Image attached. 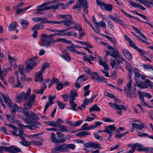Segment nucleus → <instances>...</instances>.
Wrapping results in <instances>:
<instances>
[{
  "label": "nucleus",
  "mask_w": 153,
  "mask_h": 153,
  "mask_svg": "<svg viewBox=\"0 0 153 153\" xmlns=\"http://www.w3.org/2000/svg\"><path fill=\"white\" fill-rule=\"evenodd\" d=\"M31 143L37 146H41L42 145V143L39 141L32 140L31 141Z\"/></svg>",
  "instance_id": "69168bd1"
},
{
  "label": "nucleus",
  "mask_w": 153,
  "mask_h": 153,
  "mask_svg": "<svg viewBox=\"0 0 153 153\" xmlns=\"http://www.w3.org/2000/svg\"><path fill=\"white\" fill-rule=\"evenodd\" d=\"M83 69L89 76H90L92 75V73L91 70L88 68L84 67L83 68Z\"/></svg>",
  "instance_id": "338daca9"
},
{
  "label": "nucleus",
  "mask_w": 153,
  "mask_h": 153,
  "mask_svg": "<svg viewBox=\"0 0 153 153\" xmlns=\"http://www.w3.org/2000/svg\"><path fill=\"white\" fill-rule=\"evenodd\" d=\"M90 134V133L87 131H81L77 133L76 136L77 137L79 136H85L86 135H89Z\"/></svg>",
  "instance_id": "a19ab883"
},
{
  "label": "nucleus",
  "mask_w": 153,
  "mask_h": 153,
  "mask_svg": "<svg viewBox=\"0 0 153 153\" xmlns=\"http://www.w3.org/2000/svg\"><path fill=\"white\" fill-rule=\"evenodd\" d=\"M27 110V109H23L22 110V112L24 115L26 117H29L30 114V112Z\"/></svg>",
  "instance_id": "680f3d73"
},
{
  "label": "nucleus",
  "mask_w": 153,
  "mask_h": 153,
  "mask_svg": "<svg viewBox=\"0 0 153 153\" xmlns=\"http://www.w3.org/2000/svg\"><path fill=\"white\" fill-rule=\"evenodd\" d=\"M132 84V81L131 80H130L128 82L127 85L128 89H127L126 88L124 89V91L125 94H126V96L127 97H129L130 93V91L132 89V87L131 86Z\"/></svg>",
  "instance_id": "2eb2a0df"
},
{
  "label": "nucleus",
  "mask_w": 153,
  "mask_h": 153,
  "mask_svg": "<svg viewBox=\"0 0 153 153\" xmlns=\"http://www.w3.org/2000/svg\"><path fill=\"white\" fill-rule=\"evenodd\" d=\"M46 123L47 125L54 127H58L59 125L56 124V121H46Z\"/></svg>",
  "instance_id": "c03bdc74"
},
{
  "label": "nucleus",
  "mask_w": 153,
  "mask_h": 153,
  "mask_svg": "<svg viewBox=\"0 0 153 153\" xmlns=\"http://www.w3.org/2000/svg\"><path fill=\"white\" fill-rule=\"evenodd\" d=\"M51 9V6H46L44 7L42 6V5L39 6H38L37 7V10L36 13L39 14H43V13L41 12L45 10H49Z\"/></svg>",
  "instance_id": "ddd939ff"
},
{
  "label": "nucleus",
  "mask_w": 153,
  "mask_h": 153,
  "mask_svg": "<svg viewBox=\"0 0 153 153\" xmlns=\"http://www.w3.org/2000/svg\"><path fill=\"white\" fill-rule=\"evenodd\" d=\"M60 129V131L62 132H67L69 131L68 130L67 127L63 125H59L58 127Z\"/></svg>",
  "instance_id": "7c9ffc66"
},
{
  "label": "nucleus",
  "mask_w": 153,
  "mask_h": 153,
  "mask_svg": "<svg viewBox=\"0 0 153 153\" xmlns=\"http://www.w3.org/2000/svg\"><path fill=\"white\" fill-rule=\"evenodd\" d=\"M36 95L35 94H32L29 97V101L28 102L33 104V102L35 100Z\"/></svg>",
  "instance_id": "09e8293b"
},
{
  "label": "nucleus",
  "mask_w": 153,
  "mask_h": 153,
  "mask_svg": "<svg viewBox=\"0 0 153 153\" xmlns=\"http://www.w3.org/2000/svg\"><path fill=\"white\" fill-rule=\"evenodd\" d=\"M56 149L58 151L61 152H67L65 143H63L57 146L56 147Z\"/></svg>",
  "instance_id": "5701e85b"
},
{
  "label": "nucleus",
  "mask_w": 153,
  "mask_h": 153,
  "mask_svg": "<svg viewBox=\"0 0 153 153\" xmlns=\"http://www.w3.org/2000/svg\"><path fill=\"white\" fill-rule=\"evenodd\" d=\"M134 72L135 74L134 79L135 80L136 83H137L138 82L137 81L139 80V78H140L142 74L139 72H137L136 71H134Z\"/></svg>",
  "instance_id": "37998d69"
},
{
  "label": "nucleus",
  "mask_w": 153,
  "mask_h": 153,
  "mask_svg": "<svg viewBox=\"0 0 153 153\" xmlns=\"http://www.w3.org/2000/svg\"><path fill=\"white\" fill-rule=\"evenodd\" d=\"M20 143L26 146H29L31 145V141L29 142L27 141L22 140L19 142Z\"/></svg>",
  "instance_id": "a18cd8bd"
},
{
  "label": "nucleus",
  "mask_w": 153,
  "mask_h": 153,
  "mask_svg": "<svg viewBox=\"0 0 153 153\" xmlns=\"http://www.w3.org/2000/svg\"><path fill=\"white\" fill-rule=\"evenodd\" d=\"M60 56L62 58L68 62L70 61L71 60V58L69 56V53L68 52H66L65 55H60Z\"/></svg>",
  "instance_id": "58836bf2"
},
{
  "label": "nucleus",
  "mask_w": 153,
  "mask_h": 153,
  "mask_svg": "<svg viewBox=\"0 0 153 153\" xmlns=\"http://www.w3.org/2000/svg\"><path fill=\"white\" fill-rule=\"evenodd\" d=\"M41 71L38 73H36L35 77V81L36 82L39 81L41 82L42 81V73Z\"/></svg>",
  "instance_id": "4be33fe9"
},
{
  "label": "nucleus",
  "mask_w": 153,
  "mask_h": 153,
  "mask_svg": "<svg viewBox=\"0 0 153 153\" xmlns=\"http://www.w3.org/2000/svg\"><path fill=\"white\" fill-rule=\"evenodd\" d=\"M27 117V118H25L23 120L26 124H29L33 122V123L34 124H40V123L39 122L33 120H39V117L34 112L30 111L29 117Z\"/></svg>",
  "instance_id": "7ed1b4c3"
},
{
  "label": "nucleus",
  "mask_w": 153,
  "mask_h": 153,
  "mask_svg": "<svg viewBox=\"0 0 153 153\" xmlns=\"http://www.w3.org/2000/svg\"><path fill=\"white\" fill-rule=\"evenodd\" d=\"M61 97L64 102L68 101L69 97V95L68 94H62L61 95Z\"/></svg>",
  "instance_id": "774afa93"
},
{
  "label": "nucleus",
  "mask_w": 153,
  "mask_h": 153,
  "mask_svg": "<svg viewBox=\"0 0 153 153\" xmlns=\"http://www.w3.org/2000/svg\"><path fill=\"white\" fill-rule=\"evenodd\" d=\"M56 36H64V33L62 30L56 29L55 33L51 34L49 35H47L45 33L42 34L40 36L41 44L42 46L46 47H50L51 43L55 42V41L51 37Z\"/></svg>",
  "instance_id": "f257e3e1"
},
{
  "label": "nucleus",
  "mask_w": 153,
  "mask_h": 153,
  "mask_svg": "<svg viewBox=\"0 0 153 153\" xmlns=\"http://www.w3.org/2000/svg\"><path fill=\"white\" fill-rule=\"evenodd\" d=\"M8 59L10 65L12 67L13 65H15L16 64V59L13 58L11 56L8 55Z\"/></svg>",
  "instance_id": "2f4dec72"
},
{
  "label": "nucleus",
  "mask_w": 153,
  "mask_h": 153,
  "mask_svg": "<svg viewBox=\"0 0 153 153\" xmlns=\"http://www.w3.org/2000/svg\"><path fill=\"white\" fill-rule=\"evenodd\" d=\"M104 95L107 97L112 98L113 99H116V97L114 96L113 94L106 91L104 92Z\"/></svg>",
  "instance_id": "603ef678"
},
{
  "label": "nucleus",
  "mask_w": 153,
  "mask_h": 153,
  "mask_svg": "<svg viewBox=\"0 0 153 153\" xmlns=\"http://www.w3.org/2000/svg\"><path fill=\"white\" fill-rule=\"evenodd\" d=\"M56 134L59 138L58 139L59 143H63L66 141V138L64 134L60 132H57Z\"/></svg>",
  "instance_id": "dca6fc26"
},
{
  "label": "nucleus",
  "mask_w": 153,
  "mask_h": 153,
  "mask_svg": "<svg viewBox=\"0 0 153 153\" xmlns=\"http://www.w3.org/2000/svg\"><path fill=\"white\" fill-rule=\"evenodd\" d=\"M99 64L101 65L104 68V69L107 70L108 69V66L107 64L105 62H103L102 60V58H101L99 59L98 61Z\"/></svg>",
  "instance_id": "e433bc0d"
},
{
  "label": "nucleus",
  "mask_w": 153,
  "mask_h": 153,
  "mask_svg": "<svg viewBox=\"0 0 153 153\" xmlns=\"http://www.w3.org/2000/svg\"><path fill=\"white\" fill-rule=\"evenodd\" d=\"M132 12L134 13L141 17L145 20H148L147 17L145 16L138 13L136 11H132Z\"/></svg>",
  "instance_id": "bf43d9fd"
},
{
  "label": "nucleus",
  "mask_w": 153,
  "mask_h": 153,
  "mask_svg": "<svg viewBox=\"0 0 153 153\" xmlns=\"http://www.w3.org/2000/svg\"><path fill=\"white\" fill-rule=\"evenodd\" d=\"M121 11L126 16L128 17L129 18H132L137 21H139V19L137 17L133 16L128 14L126 11H124L123 9H121Z\"/></svg>",
  "instance_id": "4c0bfd02"
},
{
  "label": "nucleus",
  "mask_w": 153,
  "mask_h": 153,
  "mask_svg": "<svg viewBox=\"0 0 153 153\" xmlns=\"http://www.w3.org/2000/svg\"><path fill=\"white\" fill-rule=\"evenodd\" d=\"M143 67L145 69L152 70V72H151L153 74V66L149 65L144 64L143 65Z\"/></svg>",
  "instance_id": "e2e57ef3"
},
{
  "label": "nucleus",
  "mask_w": 153,
  "mask_h": 153,
  "mask_svg": "<svg viewBox=\"0 0 153 153\" xmlns=\"http://www.w3.org/2000/svg\"><path fill=\"white\" fill-rule=\"evenodd\" d=\"M17 25L16 22L10 23L8 27V30L10 31L14 30L17 27Z\"/></svg>",
  "instance_id": "c85d7f7f"
},
{
  "label": "nucleus",
  "mask_w": 153,
  "mask_h": 153,
  "mask_svg": "<svg viewBox=\"0 0 153 153\" xmlns=\"http://www.w3.org/2000/svg\"><path fill=\"white\" fill-rule=\"evenodd\" d=\"M37 59L36 56H33L30 58L28 60L25 62L26 65V68L25 69L26 71H28L29 69L30 70L33 69L37 65L36 62L33 63Z\"/></svg>",
  "instance_id": "39448f33"
},
{
  "label": "nucleus",
  "mask_w": 153,
  "mask_h": 153,
  "mask_svg": "<svg viewBox=\"0 0 153 153\" xmlns=\"http://www.w3.org/2000/svg\"><path fill=\"white\" fill-rule=\"evenodd\" d=\"M82 5L84 11L86 14H87L88 11L87 10L88 5L87 0H81L80 1H78L76 4L73 6V9L74 10L77 9L78 10H79L81 8Z\"/></svg>",
  "instance_id": "f03ea898"
},
{
  "label": "nucleus",
  "mask_w": 153,
  "mask_h": 153,
  "mask_svg": "<svg viewBox=\"0 0 153 153\" xmlns=\"http://www.w3.org/2000/svg\"><path fill=\"white\" fill-rule=\"evenodd\" d=\"M32 105L33 104L28 102L24 104V106L25 109L29 110L30 109Z\"/></svg>",
  "instance_id": "864d4df0"
},
{
  "label": "nucleus",
  "mask_w": 153,
  "mask_h": 153,
  "mask_svg": "<svg viewBox=\"0 0 153 153\" xmlns=\"http://www.w3.org/2000/svg\"><path fill=\"white\" fill-rule=\"evenodd\" d=\"M51 9L55 10L58 8H60L62 10L66 8L65 5L63 3H58L56 4L51 5Z\"/></svg>",
  "instance_id": "a211bd4d"
},
{
  "label": "nucleus",
  "mask_w": 153,
  "mask_h": 153,
  "mask_svg": "<svg viewBox=\"0 0 153 153\" xmlns=\"http://www.w3.org/2000/svg\"><path fill=\"white\" fill-rule=\"evenodd\" d=\"M32 6L31 5L27 7H26L25 8L23 9H18L17 10L16 14H18L19 13H22L23 12H25L27 10H28V9H29Z\"/></svg>",
  "instance_id": "de8ad7c7"
},
{
  "label": "nucleus",
  "mask_w": 153,
  "mask_h": 153,
  "mask_svg": "<svg viewBox=\"0 0 153 153\" xmlns=\"http://www.w3.org/2000/svg\"><path fill=\"white\" fill-rule=\"evenodd\" d=\"M33 125L31 124L29 125H25L21 124V123H19V127L21 128H23L24 127L27 128L31 130H33L35 129L36 128H38L39 126H37L38 124H34L33 123V122L32 123ZM40 125V124H39Z\"/></svg>",
  "instance_id": "f8f14e48"
},
{
  "label": "nucleus",
  "mask_w": 153,
  "mask_h": 153,
  "mask_svg": "<svg viewBox=\"0 0 153 153\" xmlns=\"http://www.w3.org/2000/svg\"><path fill=\"white\" fill-rule=\"evenodd\" d=\"M32 21H33L34 22H39L40 21H42L41 22V23L45 24V23H50L51 24V22H52V21H49L47 20L45 18H43L42 17H35L31 19Z\"/></svg>",
  "instance_id": "9d476101"
},
{
  "label": "nucleus",
  "mask_w": 153,
  "mask_h": 153,
  "mask_svg": "<svg viewBox=\"0 0 153 153\" xmlns=\"http://www.w3.org/2000/svg\"><path fill=\"white\" fill-rule=\"evenodd\" d=\"M129 42L130 44V46L135 49L138 52L140 53L141 55H143L145 54V51L143 50H142L140 48L136 46L135 45L134 43L131 40L129 41Z\"/></svg>",
  "instance_id": "f3484780"
},
{
  "label": "nucleus",
  "mask_w": 153,
  "mask_h": 153,
  "mask_svg": "<svg viewBox=\"0 0 153 153\" xmlns=\"http://www.w3.org/2000/svg\"><path fill=\"white\" fill-rule=\"evenodd\" d=\"M29 96L24 92H22L20 95L19 99L23 100H26L28 98Z\"/></svg>",
  "instance_id": "f704fd0d"
},
{
  "label": "nucleus",
  "mask_w": 153,
  "mask_h": 153,
  "mask_svg": "<svg viewBox=\"0 0 153 153\" xmlns=\"http://www.w3.org/2000/svg\"><path fill=\"white\" fill-rule=\"evenodd\" d=\"M1 95L7 105L9 107H11L12 105V102L11 100L9 98L8 95H5L4 93H1Z\"/></svg>",
  "instance_id": "4468645a"
},
{
  "label": "nucleus",
  "mask_w": 153,
  "mask_h": 153,
  "mask_svg": "<svg viewBox=\"0 0 153 153\" xmlns=\"http://www.w3.org/2000/svg\"><path fill=\"white\" fill-rule=\"evenodd\" d=\"M96 25L97 27H102L103 28H105L106 26L105 22L103 21L97 22Z\"/></svg>",
  "instance_id": "ea45409f"
},
{
  "label": "nucleus",
  "mask_w": 153,
  "mask_h": 153,
  "mask_svg": "<svg viewBox=\"0 0 153 153\" xmlns=\"http://www.w3.org/2000/svg\"><path fill=\"white\" fill-rule=\"evenodd\" d=\"M88 125L87 123H85L83 124L80 130H89L91 129V125L87 127Z\"/></svg>",
  "instance_id": "79ce46f5"
},
{
  "label": "nucleus",
  "mask_w": 153,
  "mask_h": 153,
  "mask_svg": "<svg viewBox=\"0 0 153 153\" xmlns=\"http://www.w3.org/2000/svg\"><path fill=\"white\" fill-rule=\"evenodd\" d=\"M122 51L125 57L128 60L131 61L132 59V56L130 53L126 49H123Z\"/></svg>",
  "instance_id": "412c9836"
},
{
  "label": "nucleus",
  "mask_w": 153,
  "mask_h": 153,
  "mask_svg": "<svg viewBox=\"0 0 153 153\" xmlns=\"http://www.w3.org/2000/svg\"><path fill=\"white\" fill-rule=\"evenodd\" d=\"M109 49L112 51V53H111L110 51H105L106 53L105 56H107L110 55L114 58H116V59H117V58H120L122 61H125V59L120 54L118 51L117 49L113 47H112L111 49Z\"/></svg>",
  "instance_id": "20e7f679"
},
{
  "label": "nucleus",
  "mask_w": 153,
  "mask_h": 153,
  "mask_svg": "<svg viewBox=\"0 0 153 153\" xmlns=\"http://www.w3.org/2000/svg\"><path fill=\"white\" fill-rule=\"evenodd\" d=\"M131 125L134 128L138 130H141L145 126V123H144L142 124H137L133 122Z\"/></svg>",
  "instance_id": "aec40b11"
},
{
  "label": "nucleus",
  "mask_w": 153,
  "mask_h": 153,
  "mask_svg": "<svg viewBox=\"0 0 153 153\" xmlns=\"http://www.w3.org/2000/svg\"><path fill=\"white\" fill-rule=\"evenodd\" d=\"M136 91V88H134V91L133 92L131 93V91H130V93L129 95V97H130V99H131L132 98H136L137 95V94L135 93Z\"/></svg>",
  "instance_id": "5fc2aeb1"
},
{
  "label": "nucleus",
  "mask_w": 153,
  "mask_h": 153,
  "mask_svg": "<svg viewBox=\"0 0 153 153\" xmlns=\"http://www.w3.org/2000/svg\"><path fill=\"white\" fill-rule=\"evenodd\" d=\"M88 78V77L84 75H82L79 76L76 81H78L79 83H82L85 81Z\"/></svg>",
  "instance_id": "72a5a7b5"
},
{
  "label": "nucleus",
  "mask_w": 153,
  "mask_h": 153,
  "mask_svg": "<svg viewBox=\"0 0 153 153\" xmlns=\"http://www.w3.org/2000/svg\"><path fill=\"white\" fill-rule=\"evenodd\" d=\"M56 42H60L62 43H65L67 44H71L72 43L71 41H68L67 40L66 38H58L56 40H54Z\"/></svg>",
  "instance_id": "c756f323"
},
{
  "label": "nucleus",
  "mask_w": 153,
  "mask_h": 153,
  "mask_svg": "<svg viewBox=\"0 0 153 153\" xmlns=\"http://www.w3.org/2000/svg\"><path fill=\"white\" fill-rule=\"evenodd\" d=\"M137 83H136L137 84L135 85V86L137 85L142 89L147 88V87L146 85V82H145L142 80H140L137 81Z\"/></svg>",
  "instance_id": "b1692460"
},
{
  "label": "nucleus",
  "mask_w": 153,
  "mask_h": 153,
  "mask_svg": "<svg viewBox=\"0 0 153 153\" xmlns=\"http://www.w3.org/2000/svg\"><path fill=\"white\" fill-rule=\"evenodd\" d=\"M84 147L88 148L93 147L95 149L100 148V145L97 143H94L93 142L86 143L83 145Z\"/></svg>",
  "instance_id": "9b49d317"
},
{
  "label": "nucleus",
  "mask_w": 153,
  "mask_h": 153,
  "mask_svg": "<svg viewBox=\"0 0 153 153\" xmlns=\"http://www.w3.org/2000/svg\"><path fill=\"white\" fill-rule=\"evenodd\" d=\"M17 84L15 85V84L13 85V87L15 88H22L23 87V86L21 85V83L20 82L19 80L18 79V77L17 78Z\"/></svg>",
  "instance_id": "6e6d98bb"
},
{
  "label": "nucleus",
  "mask_w": 153,
  "mask_h": 153,
  "mask_svg": "<svg viewBox=\"0 0 153 153\" xmlns=\"http://www.w3.org/2000/svg\"><path fill=\"white\" fill-rule=\"evenodd\" d=\"M100 35L101 36H104L105 38L107 39L110 42L113 44L115 46H117V44L115 40L113 39L112 37L102 34H101Z\"/></svg>",
  "instance_id": "393cba45"
},
{
  "label": "nucleus",
  "mask_w": 153,
  "mask_h": 153,
  "mask_svg": "<svg viewBox=\"0 0 153 153\" xmlns=\"http://www.w3.org/2000/svg\"><path fill=\"white\" fill-rule=\"evenodd\" d=\"M115 125H110L105 127V128L106 130V133L108 134L109 135L111 136V131H114L116 129V127L114 126Z\"/></svg>",
  "instance_id": "6ab92c4d"
},
{
  "label": "nucleus",
  "mask_w": 153,
  "mask_h": 153,
  "mask_svg": "<svg viewBox=\"0 0 153 153\" xmlns=\"http://www.w3.org/2000/svg\"><path fill=\"white\" fill-rule=\"evenodd\" d=\"M102 124V122L100 121H97L95 122V125H91V129L97 128V126H100Z\"/></svg>",
  "instance_id": "3c124183"
},
{
  "label": "nucleus",
  "mask_w": 153,
  "mask_h": 153,
  "mask_svg": "<svg viewBox=\"0 0 153 153\" xmlns=\"http://www.w3.org/2000/svg\"><path fill=\"white\" fill-rule=\"evenodd\" d=\"M19 22L22 27V28L23 29H27L29 25V23L27 21L23 19H21L19 20Z\"/></svg>",
  "instance_id": "a878e982"
},
{
  "label": "nucleus",
  "mask_w": 153,
  "mask_h": 153,
  "mask_svg": "<svg viewBox=\"0 0 153 153\" xmlns=\"http://www.w3.org/2000/svg\"><path fill=\"white\" fill-rule=\"evenodd\" d=\"M4 148L5 151H7L11 153H17L22 152L20 148L15 146H12L8 147H4Z\"/></svg>",
  "instance_id": "6e6552de"
},
{
  "label": "nucleus",
  "mask_w": 153,
  "mask_h": 153,
  "mask_svg": "<svg viewBox=\"0 0 153 153\" xmlns=\"http://www.w3.org/2000/svg\"><path fill=\"white\" fill-rule=\"evenodd\" d=\"M50 139L52 142L53 143H59L58 139L56 138L55 134L53 132L51 133Z\"/></svg>",
  "instance_id": "473e14b6"
},
{
  "label": "nucleus",
  "mask_w": 153,
  "mask_h": 153,
  "mask_svg": "<svg viewBox=\"0 0 153 153\" xmlns=\"http://www.w3.org/2000/svg\"><path fill=\"white\" fill-rule=\"evenodd\" d=\"M128 1L132 7H138L139 6V5L136 4L135 2H133L131 0H128Z\"/></svg>",
  "instance_id": "0e129e2a"
},
{
  "label": "nucleus",
  "mask_w": 153,
  "mask_h": 153,
  "mask_svg": "<svg viewBox=\"0 0 153 153\" xmlns=\"http://www.w3.org/2000/svg\"><path fill=\"white\" fill-rule=\"evenodd\" d=\"M96 2L97 5L99 6L102 10L110 12L112 11L113 6L110 4H106L100 0H96Z\"/></svg>",
  "instance_id": "423d86ee"
},
{
  "label": "nucleus",
  "mask_w": 153,
  "mask_h": 153,
  "mask_svg": "<svg viewBox=\"0 0 153 153\" xmlns=\"http://www.w3.org/2000/svg\"><path fill=\"white\" fill-rule=\"evenodd\" d=\"M49 66V64L48 63H44L42 67L41 70L40 71L42 73H43L45 70L46 68Z\"/></svg>",
  "instance_id": "13d9d810"
},
{
  "label": "nucleus",
  "mask_w": 153,
  "mask_h": 153,
  "mask_svg": "<svg viewBox=\"0 0 153 153\" xmlns=\"http://www.w3.org/2000/svg\"><path fill=\"white\" fill-rule=\"evenodd\" d=\"M51 24H58L60 25L62 23H63V25L66 26L68 27L70 26L71 25H73L75 23L74 21L71 20H63L61 21H53L52 22H51Z\"/></svg>",
  "instance_id": "0eeeda50"
},
{
  "label": "nucleus",
  "mask_w": 153,
  "mask_h": 153,
  "mask_svg": "<svg viewBox=\"0 0 153 153\" xmlns=\"http://www.w3.org/2000/svg\"><path fill=\"white\" fill-rule=\"evenodd\" d=\"M115 58V60L117 62V63L116 61L114 60H111L110 61V65L112 66V68H114V66L115 65L116 67L117 68L122 69L123 70L122 68L120 65L119 64L122 62L120 60V59H121L120 58Z\"/></svg>",
  "instance_id": "1a4fd4ad"
},
{
  "label": "nucleus",
  "mask_w": 153,
  "mask_h": 153,
  "mask_svg": "<svg viewBox=\"0 0 153 153\" xmlns=\"http://www.w3.org/2000/svg\"><path fill=\"white\" fill-rule=\"evenodd\" d=\"M44 27V25H43L41 24L40 23L34 25V26L31 29V30H40L43 29Z\"/></svg>",
  "instance_id": "bb28decb"
},
{
  "label": "nucleus",
  "mask_w": 153,
  "mask_h": 153,
  "mask_svg": "<svg viewBox=\"0 0 153 153\" xmlns=\"http://www.w3.org/2000/svg\"><path fill=\"white\" fill-rule=\"evenodd\" d=\"M10 108H11L10 111L12 114L13 115H15L16 111L19 108V107L16 104H15L13 106L11 105Z\"/></svg>",
  "instance_id": "c9c22d12"
},
{
  "label": "nucleus",
  "mask_w": 153,
  "mask_h": 153,
  "mask_svg": "<svg viewBox=\"0 0 153 153\" xmlns=\"http://www.w3.org/2000/svg\"><path fill=\"white\" fill-rule=\"evenodd\" d=\"M67 152L68 151L67 149L68 148L70 149H75V146L74 144H66Z\"/></svg>",
  "instance_id": "4d7b16f0"
},
{
  "label": "nucleus",
  "mask_w": 153,
  "mask_h": 153,
  "mask_svg": "<svg viewBox=\"0 0 153 153\" xmlns=\"http://www.w3.org/2000/svg\"><path fill=\"white\" fill-rule=\"evenodd\" d=\"M100 108L99 107L97 104H94L92 105L89 110V112L90 113L93 111H100Z\"/></svg>",
  "instance_id": "cd10ccee"
},
{
  "label": "nucleus",
  "mask_w": 153,
  "mask_h": 153,
  "mask_svg": "<svg viewBox=\"0 0 153 153\" xmlns=\"http://www.w3.org/2000/svg\"><path fill=\"white\" fill-rule=\"evenodd\" d=\"M57 103L59 108L61 109H63L65 107V104L62 102L58 100L57 101Z\"/></svg>",
  "instance_id": "052dcab7"
},
{
  "label": "nucleus",
  "mask_w": 153,
  "mask_h": 153,
  "mask_svg": "<svg viewBox=\"0 0 153 153\" xmlns=\"http://www.w3.org/2000/svg\"><path fill=\"white\" fill-rule=\"evenodd\" d=\"M75 45L72 44L71 46L67 47L66 48L68 49V50L75 53L76 51V46H75Z\"/></svg>",
  "instance_id": "8fccbe9b"
},
{
  "label": "nucleus",
  "mask_w": 153,
  "mask_h": 153,
  "mask_svg": "<svg viewBox=\"0 0 153 153\" xmlns=\"http://www.w3.org/2000/svg\"><path fill=\"white\" fill-rule=\"evenodd\" d=\"M64 36H74V37H75L76 36V33L74 31H69L68 32H67L66 33L64 34Z\"/></svg>",
  "instance_id": "49530a36"
}]
</instances>
